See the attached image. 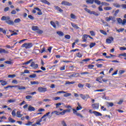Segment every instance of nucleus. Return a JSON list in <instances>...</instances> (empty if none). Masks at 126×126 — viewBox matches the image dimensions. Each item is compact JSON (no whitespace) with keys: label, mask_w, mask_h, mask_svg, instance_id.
<instances>
[{"label":"nucleus","mask_w":126,"mask_h":126,"mask_svg":"<svg viewBox=\"0 0 126 126\" xmlns=\"http://www.w3.org/2000/svg\"><path fill=\"white\" fill-rule=\"evenodd\" d=\"M2 21H5L6 23L8 25H14V22L10 20V17L9 16H2L1 18Z\"/></svg>","instance_id":"1"},{"label":"nucleus","mask_w":126,"mask_h":126,"mask_svg":"<svg viewBox=\"0 0 126 126\" xmlns=\"http://www.w3.org/2000/svg\"><path fill=\"white\" fill-rule=\"evenodd\" d=\"M93 67H94V65H92V64H89L88 66V68L89 69H92L93 68Z\"/></svg>","instance_id":"55"},{"label":"nucleus","mask_w":126,"mask_h":126,"mask_svg":"<svg viewBox=\"0 0 126 126\" xmlns=\"http://www.w3.org/2000/svg\"><path fill=\"white\" fill-rule=\"evenodd\" d=\"M23 116V114H21L20 112V111L17 112V118H22V116Z\"/></svg>","instance_id":"33"},{"label":"nucleus","mask_w":126,"mask_h":126,"mask_svg":"<svg viewBox=\"0 0 126 126\" xmlns=\"http://www.w3.org/2000/svg\"><path fill=\"white\" fill-rule=\"evenodd\" d=\"M94 0H87L86 2L88 4H93L94 3Z\"/></svg>","instance_id":"25"},{"label":"nucleus","mask_w":126,"mask_h":126,"mask_svg":"<svg viewBox=\"0 0 126 126\" xmlns=\"http://www.w3.org/2000/svg\"><path fill=\"white\" fill-rule=\"evenodd\" d=\"M30 66L34 69H37V68L39 67V65H38V64H35V63L32 62Z\"/></svg>","instance_id":"11"},{"label":"nucleus","mask_w":126,"mask_h":126,"mask_svg":"<svg viewBox=\"0 0 126 126\" xmlns=\"http://www.w3.org/2000/svg\"><path fill=\"white\" fill-rule=\"evenodd\" d=\"M95 3H96L98 5H100L102 3H101V1L99 0H94Z\"/></svg>","instance_id":"43"},{"label":"nucleus","mask_w":126,"mask_h":126,"mask_svg":"<svg viewBox=\"0 0 126 126\" xmlns=\"http://www.w3.org/2000/svg\"><path fill=\"white\" fill-rule=\"evenodd\" d=\"M69 96H71V94L66 93L64 94V97H69Z\"/></svg>","instance_id":"60"},{"label":"nucleus","mask_w":126,"mask_h":126,"mask_svg":"<svg viewBox=\"0 0 126 126\" xmlns=\"http://www.w3.org/2000/svg\"><path fill=\"white\" fill-rule=\"evenodd\" d=\"M42 120H43V118H42V117H41V119H39V120H38V121H36L35 124L36 125H38V126H41V122H42Z\"/></svg>","instance_id":"28"},{"label":"nucleus","mask_w":126,"mask_h":126,"mask_svg":"<svg viewBox=\"0 0 126 126\" xmlns=\"http://www.w3.org/2000/svg\"><path fill=\"white\" fill-rule=\"evenodd\" d=\"M76 56L77 58H82L83 55H82V54L80 53V52H78V53H76Z\"/></svg>","instance_id":"34"},{"label":"nucleus","mask_w":126,"mask_h":126,"mask_svg":"<svg viewBox=\"0 0 126 126\" xmlns=\"http://www.w3.org/2000/svg\"><path fill=\"white\" fill-rule=\"evenodd\" d=\"M32 29L33 31H37L39 30V27L38 26H32Z\"/></svg>","instance_id":"27"},{"label":"nucleus","mask_w":126,"mask_h":126,"mask_svg":"<svg viewBox=\"0 0 126 126\" xmlns=\"http://www.w3.org/2000/svg\"><path fill=\"white\" fill-rule=\"evenodd\" d=\"M36 10H37L38 12H37L38 15H42L43 14V13L42 12V11L40 8L38 7H34V10H32V13H36Z\"/></svg>","instance_id":"5"},{"label":"nucleus","mask_w":126,"mask_h":126,"mask_svg":"<svg viewBox=\"0 0 126 126\" xmlns=\"http://www.w3.org/2000/svg\"><path fill=\"white\" fill-rule=\"evenodd\" d=\"M15 86V87H17L18 89H19V90H25V89H26V87L23 86Z\"/></svg>","instance_id":"14"},{"label":"nucleus","mask_w":126,"mask_h":126,"mask_svg":"<svg viewBox=\"0 0 126 126\" xmlns=\"http://www.w3.org/2000/svg\"><path fill=\"white\" fill-rule=\"evenodd\" d=\"M71 25L73 27V28H75V29H80V28L79 27L77 26V25L73 23H71Z\"/></svg>","instance_id":"20"},{"label":"nucleus","mask_w":126,"mask_h":126,"mask_svg":"<svg viewBox=\"0 0 126 126\" xmlns=\"http://www.w3.org/2000/svg\"><path fill=\"white\" fill-rule=\"evenodd\" d=\"M21 21V19L20 18H17L15 19L14 22V23H19Z\"/></svg>","instance_id":"38"},{"label":"nucleus","mask_w":126,"mask_h":126,"mask_svg":"<svg viewBox=\"0 0 126 126\" xmlns=\"http://www.w3.org/2000/svg\"><path fill=\"white\" fill-rule=\"evenodd\" d=\"M125 29H120L117 30V31L120 33V32H124Z\"/></svg>","instance_id":"62"},{"label":"nucleus","mask_w":126,"mask_h":126,"mask_svg":"<svg viewBox=\"0 0 126 126\" xmlns=\"http://www.w3.org/2000/svg\"><path fill=\"white\" fill-rule=\"evenodd\" d=\"M8 51L5 50L4 49L0 48V54H9Z\"/></svg>","instance_id":"15"},{"label":"nucleus","mask_w":126,"mask_h":126,"mask_svg":"<svg viewBox=\"0 0 126 126\" xmlns=\"http://www.w3.org/2000/svg\"><path fill=\"white\" fill-rule=\"evenodd\" d=\"M70 18L72 19H76V16L72 13L70 14Z\"/></svg>","instance_id":"42"},{"label":"nucleus","mask_w":126,"mask_h":126,"mask_svg":"<svg viewBox=\"0 0 126 126\" xmlns=\"http://www.w3.org/2000/svg\"><path fill=\"white\" fill-rule=\"evenodd\" d=\"M55 8L57 10V11H59V12H63V10L62 9L61 7H59V6H54Z\"/></svg>","instance_id":"19"},{"label":"nucleus","mask_w":126,"mask_h":126,"mask_svg":"<svg viewBox=\"0 0 126 126\" xmlns=\"http://www.w3.org/2000/svg\"><path fill=\"white\" fill-rule=\"evenodd\" d=\"M1 85L2 86H5V85H7V82L5 81H3L2 80V82H1Z\"/></svg>","instance_id":"41"},{"label":"nucleus","mask_w":126,"mask_h":126,"mask_svg":"<svg viewBox=\"0 0 126 126\" xmlns=\"http://www.w3.org/2000/svg\"><path fill=\"white\" fill-rule=\"evenodd\" d=\"M55 105L56 109H58V108H60V106H62V103H56Z\"/></svg>","instance_id":"52"},{"label":"nucleus","mask_w":126,"mask_h":126,"mask_svg":"<svg viewBox=\"0 0 126 126\" xmlns=\"http://www.w3.org/2000/svg\"><path fill=\"white\" fill-rule=\"evenodd\" d=\"M103 119H105V118H108L109 119V120H111V116H110V115H104V116H103Z\"/></svg>","instance_id":"57"},{"label":"nucleus","mask_w":126,"mask_h":126,"mask_svg":"<svg viewBox=\"0 0 126 126\" xmlns=\"http://www.w3.org/2000/svg\"><path fill=\"white\" fill-rule=\"evenodd\" d=\"M8 120L9 123H15V122H16V121L14 120L13 119L11 118V117H9L8 118Z\"/></svg>","instance_id":"31"},{"label":"nucleus","mask_w":126,"mask_h":126,"mask_svg":"<svg viewBox=\"0 0 126 126\" xmlns=\"http://www.w3.org/2000/svg\"><path fill=\"white\" fill-rule=\"evenodd\" d=\"M91 14H94V15H95V16H99V14H98V13L94 11H92V13Z\"/></svg>","instance_id":"44"},{"label":"nucleus","mask_w":126,"mask_h":126,"mask_svg":"<svg viewBox=\"0 0 126 126\" xmlns=\"http://www.w3.org/2000/svg\"><path fill=\"white\" fill-rule=\"evenodd\" d=\"M0 32H2V33H3V34H4V35L6 34V31H5V30H3V29L2 28H0Z\"/></svg>","instance_id":"39"},{"label":"nucleus","mask_w":126,"mask_h":126,"mask_svg":"<svg viewBox=\"0 0 126 126\" xmlns=\"http://www.w3.org/2000/svg\"><path fill=\"white\" fill-rule=\"evenodd\" d=\"M57 34H58V35H59V36H60V37H63V36H64V34L62 31L57 32Z\"/></svg>","instance_id":"23"},{"label":"nucleus","mask_w":126,"mask_h":126,"mask_svg":"<svg viewBox=\"0 0 126 126\" xmlns=\"http://www.w3.org/2000/svg\"><path fill=\"white\" fill-rule=\"evenodd\" d=\"M100 33H101V34H103V35H107V32H105L104 30H100Z\"/></svg>","instance_id":"56"},{"label":"nucleus","mask_w":126,"mask_h":126,"mask_svg":"<svg viewBox=\"0 0 126 126\" xmlns=\"http://www.w3.org/2000/svg\"><path fill=\"white\" fill-rule=\"evenodd\" d=\"M75 83V82H69V81H66L65 83V85H70V84H74Z\"/></svg>","instance_id":"32"},{"label":"nucleus","mask_w":126,"mask_h":126,"mask_svg":"<svg viewBox=\"0 0 126 126\" xmlns=\"http://www.w3.org/2000/svg\"><path fill=\"white\" fill-rule=\"evenodd\" d=\"M50 24L54 27V28H57V26H56V23H55L53 21L50 22Z\"/></svg>","instance_id":"35"},{"label":"nucleus","mask_w":126,"mask_h":126,"mask_svg":"<svg viewBox=\"0 0 126 126\" xmlns=\"http://www.w3.org/2000/svg\"><path fill=\"white\" fill-rule=\"evenodd\" d=\"M92 107L94 110H98L99 109V103L93 104Z\"/></svg>","instance_id":"12"},{"label":"nucleus","mask_w":126,"mask_h":126,"mask_svg":"<svg viewBox=\"0 0 126 126\" xmlns=\"http://www.w3.org/2000/svg\"><path fill=\"white\" fill-rule=\"evenodd\" d=\"M114 6H115V7H117V8H120V7H121V6H122V5H120L118 3H116L115 4H114Z\"/></svg>","instance_id":"49"},{"label":"nucleus","mask_w":126,"mask_h":126,"mask_svg":"<svg viewBox=\"0 0 126 126\" xmlns=\"http://www.w3.org/2000/svg\"><path fill=\"white\" fill-rule=\"evenodd\" d=\"M29 77L30 78H35V77H37V75H36V74H32V75H30L29 76Z\"/></svg>","instance_id":"45"},{"label":"nucleus","mask_w":126,"mask_h":126,"mask_svg":"<svg viewBox=\"0 0 126 126\" xmlns=\"http://www.w3.org/2000/svg\"><path fill=\"white\" fill-rule=\"evenodd\" d=\"M12 116H13V117H15V116H16V112H15V111H14V110H13L12 111Z\"/></svg>","instance_id":"61"},{"label":"nucleus","mask_w":126,"mask_h":126,"mask_svg":"<svg viewBox=\"0 0 126 126\" xmlns=\"http://www.w3.org/2000/svg\"><path fill=\"white\" fill-rule=\"evenodd\" d=\"M73 113L74 115L77 116V117H80V118H83V116H82V115H81L80 113H78L77 112V110L75 109H73Z\"/></svg>","instance_id":"8"},{"label":"nucleus","mask_w":126,"mask_h":126,"mask_svg":"<svg viewBox=\"0 0 126 126\" xmlns=\"http://www.w3.org/2000/svg\"><path fill=\"white\" fill-rule=\"evenodd\" d=\"M31 84L32 85H34L35 84H39V82L38 81H33V82H31Z\"/></svg>","instance_id":"47"},{"label":"nucleus","mask_w":126,"mask_h":126,"mask_svg":"<svg viewBox=\"0 0 126 126\" xmlns=\"http://www.w3.org/2000/svg\"><path fill=\"white\" fill-rule=\"evenodd\" d=\"M113 18H114V17L109 16V17L105 18V20H106V21H107V22H109L110 21L113 20Z\"/></svg>","instance_id":"24"},{"label":"nucleus","mask_w":126,"mask_h":126,"mask_svg":"<svg viewBox=\"0 0 126 126\" xmlns=\"http://www.w3.org/2000/svg\"><path fill=\"white\" fill-rule=\"evenodd\" d=\"M33 47V44L32 43H25L22 45V48H25V49H30Z\"/></svg>","instance_id":"4"},{"label":"nucleus","mask_w":126,"mask_h":126,"mask_svg":"<svg viewBox=\"0 0 126 126\" xmlns=\"http://www.w3.org/2000/svg\"><path fill=\"white\" fill-rule=\"evenodd\" d=\"M28 18L31 19V20H34V17L32 15H28Z\"/></svg>","instance_id":"58"},{"label":"nucleus","mask_w":126,"mask_h":126,"mask_svg":"<svg viewBox=\"0 0 126 126\" xmlns=\"http://www.w3.org/2000/svg\"><path fill=\"white\" fill-rule=\"evenodd\" d=\"M61 4L63 5H67V6H71L72 5V3L64 0L62 2Z\"/></svg>","instance_id":"9"},{"label":"nucleus","mask_w":126,"mask_h":126,"mask_svg":"<svg viewBox=\"0 0 126 126\" xmlns=\"http://www.w3.org/2000/svg\"><path fill=\"white\" fill-rule=\"evenodd\" d=\"M22 73H23V74H24V73H30V72L29 70H25L24 72H22Z\"/></svg>","instance_id":"64"},{"label":"nucleus","mask_w":126,"mask_h":126,"mask_svg":"<svg viewBox=\"0 0 126 126\" xmlns=\"http://www.w3.org/2000/svg\"><path fill=\"white\" fill-rule=\"evenodd\" d=\"M95 46H96V43L95 42H91L90 44V49H92V48H93V47H95Z\"/></svg>","instance_id":"29"},{"label":"nucleus","mask_w":126,"mask_h":126,"mask_svg":"<svg viewBox=\"0 0 126 126\" xmlns=\"http://www.w3.org/2000/svg\"><path fill=\"white\" fill-rule=\"evenodd\" d=\"M14 77H16V75L13 74V75H8V78H14Z\"/></svg>","instance_id":"36"},{"label":"nucleus","mask_w":126,"mask_h":126,"mask_svg":"<svg viewBox=\"0 0 126 126\" xmlns=\"http://www.w3.org/2000/svg\"><path fill=\"white\" fill-rule=\"evenodd\" d=\"M84 10H85V11H86V12H88V13H89L90 14H91V13L92 12V11H91L89 9H88L87 8H85Z\"/></svg>","instance_id":"40"},{"label":"nucleus","mask_w":126,"mask_h":126,"mask_svg":"<svg viewBox=\"0 0 126 126\" xmlns=\"http://www.w3.org/2000/svg\"><path fill=\"white\" fill-rule=\"evenodd\" d=\"M61 124L63 126H67V125H66V123H65V121H62L61 122Z\"/></svg>","instance_id":"54"},{"label":"nucleus","mask_w":126,"mask_h":126,"mask_svg":"<svg viewBox=\"0 0 126 126\" xmlns=\"http://www.w3.org/2000/svg\"><path fill=\"white\" fill-rule=\"evenodd\" d=\"M64 38H65V39H67L68 40H69V39H70V35L68 34L65 35L64 36Z\"/></svg>","instance_id":"63"},{"label":"nucleus","mask_w":126,"mask_h":126,"mask_svg":"<svg viewBox=\"0 0 126 126\" xmlns=\"http://www.w3.org/2000/svg\"><path fill=\"white\" fill-rule=\"evenodd\" d=\"M87 38H88V34H84L82 37L83 42H87Z\"/></svg>","instance_id":"18"},{"label":"nucleus","mask_w":126,"mask_h":126,"mask_svg":"<svg viewBox=\"0 0 126 126\" xmlns=\"http://www.w3.org/2000/svg\"><path fill=\"white\" fill-rule=\"evenodd\" d=\"M113 41L114 37H110L109 38L106 39V42L107 43V44H111Z\"/></svg>","instance_id":"13"},{"label":"nucleus","mask_w":126,"mask_h":126,"mask_svg":"<svg viewBox=\"0 0 126 126\" xmlns=\"http://www.w3.org/2000/svg\"><path fill=\"white\" fill-rule=\"evenodd\" d=\"M98 9L99 11H103V6L102 5H99L98 8Z\"/></svg>","instance_id":"51"},{"label":"nucleus","mask_w":126,"mask_h":126,"mask_svg":"<svg viewBox=\"0 0 126 126\" xmlns=\"http://www.w3.org/2000/svg\"><path fill=\"white\" fill-rule=\"evenodd\" d=\"M32 98H33V97L31 95H27L26 96V99H27V100H30V99H32Z\"/></svg>","instance_id":"53"},{"label":"nucleus","mask_w":126,"mask_h":126,"mask_svg":"<svg viewBox=\"0 0 126 126\" xmlns=\"http://www.w3.org/2000/svg\"><path fill=\"white\" fill-rule=\"evenodd\" d=\"M61 4L63 5H67V6H71L72 5V3L64 0L62 2Z\"/></svg>","instance_id":"10"},{"label":"nucleus","mask_w":126,"mask_h":126,"mask_svg":"<svg viewBox=\"0 0 126 126\" xmlns=\"http://www.w3.org/2000/svg\"><path fill=\"white\" fill-rule=\"evenodd\" d=\"M93 114H94V115H95V116H96V117H101L102 116V114H101V113L97 112V111H93Z\"/></svg>","instance_id":"17"},{"label":"nucleus","mask_w":126,"mask_h":126,"mask_svg":"<svg viewBox=\"0 0 126 126\" xmlns=\"http://www.w3.org/2000/svg\"><path fill=\"white\" fill-rule=\"evenodd\" d=\"M28 110L31 111H35V108L32 107V106H31V105H30V106H29Z\"/></svg>","instance_id":"26"},{"label":"nucleus","mask_w":126,"mask_h":126,"mask_svg":"<svg viewBox=\"0 0 126 126\" xmlns=\"http://www.w3.org/2000/svg\"><path fill=\"white\" fill-rule=\"evenodd\" d=\"M38 92H40V93H45L47 91V88H43L42 87H39L38 88Z\"/></svg>","instance_id":"7"},{"label":"nucleus","mask_w":126,"mask_h":126,"mask_svg":"<svg viewBox=\"0 0 126 126\" xmlns=\"http://www.w3.org/2000/svg\"><path fill=\"white\" fill-rule=\"evenodd\" d=\"M90 33L91 36H95V32L93 31H90Z\"/></svg>","instance_id":"59"},{"label":"nucleus","mask_w":126,"mask_h":126,"mask_svg":"<svg viewBox=\"0 0 126 126\" xmlns=\"http://www.w3.org/2000/svg\"><path fill=\"white\" fill-rule=\"evenodd\" d=\"M33 124L32 122L31 121H28L27 123L25 124V126H32V124Z\"/></svg>","instance_id":"50"},{"label":"nucleus","mask_w":126,"mask_h":126,"mask_svg":"<svg viewBox=\"0 0 126 126\" xmlns=\"http://www.w3.org/2000/svg\"><path fill=\"white\" fill-rule=\"evenodd\" d=\"M32 62H33V59H31L29 61L24 63V64H29V63H31Z\"/></svg>","instance_id":"48"},{"label":"nucleus","mask_w":126,"mask_h":126,"mask_svg":"<svg viewBox=\"0 0 126 126\" xmlns=\"http://www.w3.org/2000/svg\"><path fill=\"white\" fill-rule=\"evenodd\" d=\"M80 96L81 97V98H82V99H83V100H85V99H86V97L88 96H89L88 94H87L86 95L80 94Z\"/></svg>","instance_id":"21"},{"label":"nucleus","mask_w":126,"mask_h":126,"mask_svg":"<svg viewBox=\"0 0 126 126\" xmlns=\"http://www.w3.org/2000/svg\"><path fill=\"white\" fill-rule=\"evenodd\" d=\"M50 114V112H47L46 114L44 115L41 118L42 119H43V121L44 122H46V121H47V118H46V117H47V116H49V114Z\"/></svg>","instance_id":"16"},{"label":"nucleus","mask_w":126,"mask_h":126,"mask_svg":"<svg viewBox=\"0 0 126 126\" xmlns=\"http://www.w3.org/2000/svg\"><path fill=\"white\" fill-rule=\"evenodd\" d=\"M123 20L121 18H117V21L119 24H122V25H125L126 24V14L124 16Z\"/></svg>","instance_id":"3"},{"label":"nucleus","mask_w":126,"mask_h":126,"mask_svg":"<svg viewBox=\"0 0 126 126\" xmlns=\"http://www.w3.org/2000/svg\"><path fill=\"white\" fill-rule=\"evenodd\" d=\"M101 5L103 6H109V5H110V4L108 2H101Z\"/></svg>","instance_id":"30"},{"label":"nucleus","mask_w":126,"mask_h":126,"mask_svg":"<svg viewBox=\"0 0 126 126\" xmlns=\"http://www.w3.org/2000/svg\"><path fill=\"white\" fill-rule=\"evenodd\" d=\"M103 8H104V10H111L112 7L106 6V7H104Z\"/></svg>","instance_id":"37"},{"label":"nucleus","mask_w":126,"mask_h":126,"mask_svg":"<svg viewBox=\"0 0 126 126\" xmlns=\"http://www.w3.org/2000/svg\"><path fill=\"white\" fill-rule=\"evenodd\" d=\"M80 74L79 73L72 72V74L68 76L70 78H73V77H78Z\"/></svg>","instance_id":"6"},{"label":"nucleus","mask_w":126,"mask_h":126,"mask_svg":"<svg viewBox=\"0 0 126 126\" xmlns=\"http://www.w3.org/2000/svg\"><path fill=\"white\" fill-rule=\"evenodd\" d=\"M66 113H70V109L63 110L62 112H59L58 111H53L51 113V115H54V114H55V115H57V116H60V115L63 116V115H64Z\"/></svg>","instance_id":"2"},{"label":"nucleus","mask_w":126,"mask_h":126,"mask_svg":"<svg viewBox=\"0 0 126 126\" xmlns=\"http://www.w3.org/2000/svg\"><path fill=\"white\" fill-rule=\"evenodd\" d=\"M40 1L43 3H45V4H47V5H50V4H51L50 2L47 1V0H40Z\"/></svg>","instance_id":"22"},{"label":"nucleus","mask_w":126,"mask_h":126,"mask_svg":"<svg viewBox=\"0 0 126 126\" xmlns=\"http://www.w3.org/2000/svg\"><path fill=\"white\" fill-rule=\"evenodd\" d=\"M5 63H6V64H12V63H13V62H12V61H5Z\"/></svg>","instance_id":"46"}]
</instances>
